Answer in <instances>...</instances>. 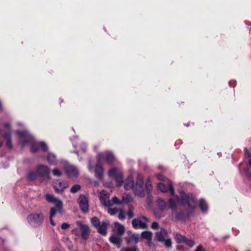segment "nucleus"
Listing matches in <instances>:
<instances>
[{"mask_svg": "<svg viewBox=\"0 0 251 251\" xmlns=\"http://www.w3.org/2000/svg\"><path fill=\"white\" fill-rule=\"evenodd\" d=\"M180 201L182 205L187 206L193 209L196 207V201L192 194L186 195L184 192L180 193V198L177 196L176 199L171 198L169 199V206L172 209L176 207V203Z\"/></svg>", "mask_w": 251, "mask_h": 251, "instance_id": "obj_1", "label": "nucleus"}, {"mask_svg": "<svg viewBox=\"0 0 251 251\" xmlns=\"http://www.w3.org/2000/svg\"><path fill=\"white\" fill-rule=\"evenodd\" d=\"M98 158V163L95 168V176L97 178L100 180L102 179L103 174L102 163L105 161L108 163H112L114 159V156L112 152L105 151L99 153Z\"/></svg>", "mask_w": 251, "mask_h": 251, "instance_id": "obj_2", "label": "nucleus"}, {"mask_svg": "<svg viewBox=\"0 0 251 251\" xmlns=\"http://www.w3.org/2000/svg\"><path fill=\"white\" fill-rule=\"evenodd\" d=\"M27 221L32 227H38L43 223L44 216L41 213H32L27 216Z\"/></svg>", "mask_w": 251, "mask_h": 251, "instance_id": "obj_3", "label": "nucleus"}, {"mask_svg": "<svg viewBox=\"0 0 251 251\" xmlns=\"http://www.w3.org/2000/svg\"><path fill=\"white\" fill-rule=\"evenodd\" d=\"M144 177L142 175L138 174L136 182L132 188L134 194L139 197L145 196V192L143 188Z\"/></svg>", "mask_w": 251, "mask_h": 251, "instance_id": "obj_4", "label": "nucleus"}, {"mask_svg": "<svg viewBox=\"0 0 251 251\" xmlns=\"http://www.w3.org/2000/svg\"><path fill=\"white\" fill-rule=\"evenodd\" d=\"M108 176L110 177H114L116 179V185L120 187L123 184V174L122 171L117 168H112L108 171Z\"/></svg>", "mask_w": 251, "mask_h": 251, "instance_id": "obj_5", "label": "nucleus"}, {"mask_svg": "<svg viewBox=\"0 0 251 251\" xmlns=\"http://www.w3.org/2000/svg\"><path fill=\"white\" fill-rule=\"evenodd\" d=\"M168 232L164 228H161L160 231L156 233L157 240L163 243L167 248H171L172 246V240L167 238Z\"/></svg>", "mask_w": 251, "mask_h": 251, "instance_id": "obj_6", "label": "nucleus"}, {"mask_svg": "<svg viewBox=\"0 0 251 251\" xmlns=\"http://www.w3.org/2000/svg\"><path fill=\"white\" fill-rule=\"evenodd\" d=\"M45 199L49 202L54 203L55 206L54 207L56 208L58 213L60 214L63 213V203L61 200L56 198L53 195L50 194H47L45 195Z\"/></svg>", "mask_w": 251, "mask_h": 251, "instance_id": "obj_7", "label": "nucleus"}, {"mask_svg": "<svg viewBox=\"0 0 251 251\" xmlns=\"http://www.w3.org/2000/svg\"><path fill=\"white\" fill-rule=\"evenodd\" d=\"M149 221V219L146 217L141 216L133 219L132 225L135 229H145L148 228L147 223Z\"/></svg>", "mask_w": 251, "mask_h": 251, "instance_id": "obj_8", "label": "nucleus"}, {"mask_svg": "<svg viewBox=\"0 0 251 251\" xmlns=\"http://www.w3.org/2000/svg\"><path fill=\"white\" fill-rule=\"evenodd\" d=\"M17 133L19 136V142L22 146L32 142L33 138L27 132L17 131Z\"/></svg>", "mask_w": 251, "mask_h": 251, "instance_id": "obj_9", "label": "nucleus"}, {"mask_svg": "<svg viewBox=\"0 0 251 251\" xmlns=\"http://www.w3.org/2000/svg\"><path fill=\"white\" fill-rule=\"evenodd\" d=\"M38 176L42 177H46L50 179V169L47 166L41 165L37 166L36 169Z\"/></svg>", "mask_w": 251, "mask_h": 251, "instance_id": "obj_10", "label": "nucleus"}, {"mask_svg": "<svg viewBox=\"0 0 251 251\" xmlns=\"http://www.w3.org/2000/svg\"><path fill=\"white\" fill-rule=\"evenodd\" d=\"M78 202L81 211L84 213H87L89 210V204L87 198L83 195H80L78 199Z\"/></svg>", "mask_w": 251, "mask_h": 251, "instance_id": "obj_11", "label": "nucleus"}, {"mask_svg": "<svg viewBox=\"0 0 251 251\" xmlns=\"http://www.w3.org/2000/svg\"><path fill=\"white\" fill-rule=\"evenodd\" d=\"M157 188L162 192H166L170 191L172 196L175 195L174 188L171 182H169L168 185H165L163 183H159L157 185Z\"/></svg>", "mask_w": 251, "mask_h": 251, "instance_id": "obj_12", "label": "nucleus"}, {"mask_svg": "<svg viewBox=\"0 0 251 251\" xmlns=\"http://www.w3.org/2000/svg\"><path fill=\"white\" fill-rule=\"evenodd\" d=\"M109 194L106 193L105 190H102L100 194V200L101 203L104 206H110L109 200Z\"/></svg>", "mask_w": 251, "mask_h": 251, "instance_id": "obj_13", "label": "nucleus"}, {"mask_svg": "<svg viewBox=\"0 0 251 251\" xmlns=\"http://www.w3.org/2000/svg\"><path fill=\"white\" fill-rule=\"evenodd\" d=\"M128 236L126 238L127 244L129 245L137 244L139 241V235L138 234L132 233L130 231L127 232Z\"/></svg>", "mask_w": 251, "mask_h": 251, "instance_id": "obj_14", "label": "nucleus"}, {"mask_svg": "<svg viewBox=\"0 0 251 251\" xmlns=\"http://www.w3.org/2000/svg\"><path fill=\"white\" fill-rule=\"evenodd\" d=\"M68 186V183L65 181H60L58 180L53 183V187L57 192H62Z\"/></svg>", "mask_w": 251, "mask_h": 251, "instance_id": "obj_15", "label": "nucleus"}, {"mask_svg": "<svg viewBox=\"0 0 251 251\" xmlns=\"http://www.w3.org/2000/svg\"><path fill=\"white\" fill-rule=\"evenodd\" d=\"M66 174L70 177H76L78 175V171L73 165H68L65 168Z\"/></svg>", "mask_w": 251, "mask_h": 251, "instance_id": "obj_16", "label": "nucleus"}, {"mask_svg": "<svg viewBox=\"0 0 251 251\" xmlns=\"http://www.w3.org/2000/svg\"><path fill=\"white\" fill-rule=\"evenodd\" d=\"M76 224L81 229L82 238L84 239H86L88 237L89 227L86 225L79 222H77Z\"/></svg>", "mask_w": 251, "mask_h": 251, "instance_id": "obj_17", "label": "nucleus"}, {"mask_svg": "<svg viewBox=\"0 0 251 251\" xmlns=\"http://www.w3.org/2000/svg\"><path fill=\"white\" fill-rule=\"evenodd\" d=\"M109 225V222L107 221H103L97 227L99 233L102 235H105L107 233V227Z\"/></svg>", "mask_w": 251, "mask_h": 251, "instance_id": "obj_18", "label": "nucleus"}, {"mask_svg": "<svg viewBox=\"0 0 251 251\" xmlns=\"http://www.w3.org/2000/svg\"><path fill=\"white\" fill-rule=\"evenodd\" d=\"M109 240L111 243L115 245L118 248H120L121 247V236L116 234H113L111 236Z\"/></svg>", "mask_w": 251, "mask_h": 251, "instance_id": "obj_19", "label": "nucleus"}, {"mask_svg": "<svg viewBox=\"0 0 251 251\" xmlns=\"http://www.w3.org/2000/svg\"><path fill=\"white\" fill-rule=\"evenodd\" d=\"M134 185L133 177L131 175L129 176L124 182V188L128 190L132 189Z\"/></svg>", "mask_w": 251, "mask_h": 251, "instance_id": "obj_20", "label": "nucleus"}, {"mask_svg": "<svg viewBox=\"0 0 251 251\" xmlns=\"http://www.w3.org/2000/svg\"><path fill=\"white\" fill-rule=\"evenodd\" d=\"M114 230L116 232V234L122 236L125 231V228L124 226L120 224L118 222H116L114 223Z\"/></svg>", "mask_w": 251, "mask_h": 251, "instance_id": "obj_21", "label": "nucleus"}, {"mask_svg": "<svg viewBox=\"0 0 251 251\" xmlns=\"http://www.w3.org/2000/svg\"><path fill=\"white\" fill-rule=\"evenodd\" d=\"M188 208H189V213H188V216H186L183 211H180L176 214V218L179 220H184L185 219H186L188 217H189L192 211L193 210L194 208L192 209L188 206Z\"/></svg>", "mask_w": 251, "mask_h": 251, "instance_id": "obj_22", "label": "nucleus"}, {"mask_svg": "<svg viewBox=\"0 0 251 251\" xmlns=\"http://www.w3.org/2000/svg\"><path fill=\"white\" fill-rule=\"evenodd\" d=\"M47 160L50 165H55L57 163V159L55 155L53 153H49L47 156Z\"/></svg>", "mask_w": 251, "mask_h": 251, "instance_id": "obj_23", "label": "nucleus"}, {"mask_svg": "<svg viewBox=\"0 0 251 251\" xmlns=\"http://www.w3.org/2000/svg\"><path fill=\"white\" fill-rule=\"evenodd\" d=\"M57 212L58 211L56 209V208L51 207L50 208V224L53 226L55 225V223L53 222L52 219Z\"/></svg>", "mask_w": 251, "mask_h": 251, "instance_id": "obj_24", "label": "nucleus"}, {"mask_svg": "<svg viewBox=\"0 0 251 251\" xmlns=\"http://www.w3.org/2000/svg\"><path fill=\"white\" fill-rule=\"evenodd\" d=\"M141 236L142 238L147 239L149 241V245H150L151 243V240L152 238V233L151 231H143L142 234Z\"/></svg>", "mask_w": 251, "mask_h": 251, "instance_id": "obj_25", "label": "nucleus"}, {"mask_svg": "<svg viewBox=\"0 0 251 251\" xmlns=\"http://www.w3.org/2000/svg\"><path fill=\"white\" fill-rule=\"evenodd\" d=\"M3 138L6 140V146L8 148L11 149L12 147V145L11 141L10 133H9L4 134Z\"/></svg>", "mask_w": 251, "mask_h": 251, "instance_id": "obj_26", "label": "nucleus"}, {"mask_svg": "<svg viewBox=\"0 0 251 251\" xmlns=\"http://www.w3.org/2000/svg\"><path fill=\"white\" fill-rule=\"evenodd\" d=\"M132 197L131 195L128 194H124L123 195L122 199L121 201H122V204L124 203H127L130 202L132 201Z\"/></svg>", "mask_w": 251, "mask_h": 251, "instance_id": "obj_27", "label": "nucleus"}, {"mask_svg": "<svg viewBox=\"0 0 251 251\" xmlns=\"http://www.w3.org/2000/svg\"><path fill=\"white\" fill-rule=\"evenodd\" d=\"M175 238L177 243H184L186 238L179 233H176L175 235Z\"/></svg>", "mask_w": 251, "mask_h": 251, "instance_id": "obj_28", "label": "nucleus"}, {"mask_svg": "<svg viewBox=\"0 0 251 251\" xmlns=\"http://www.w3.org/2000/svg\"><path fill=\"white\" fill-rule=\"evenodd\" d=\"M199 207L202 212L206 211L208 209V205L205 201L200 200L199 201Z\"/></svg>", "mask_w": 251, "mask_h": 251, "instance_id": "obj_29", "label": "nucleus"}, {"mask_svg": "<svg viewBox=\"0 0 251 251\" xmlns=\"http://www.w3.org/2000/svg\"><path fill=\"white\" fill-rule=\"evenodd\" d=\"M38 176L37 171L33 172L31 171L29 172V173L27 175V178L29 180L32 181L34 180Z\"/></svg>", "mask_w": 251, "mask_h": 251, "instance_id": "obj_30", "label": "nucleus"}, {"mask_svg": "<svg viewBox=\"0 0 251 251\" xmlns=\"http://www.w3.org/2000/svg\"><path fill=\"white\" fill-rule=\"evenodd\" d=\"M157 205L160 209L163 210L166 208V202L161 199H158L157 201Z\"/></svg>", "mask_w": 251, "mask_h": 251, "instance_id": "obj_31", "label": "nucleus"}, {"mask_svg": "<svg viewBox=\"0 0 251 251\" xmlns=\"http://www.w3.org/2000/svg\"><path fill=\"white\" fill-rule=\"evenodd\" d=\"M110 206L113 205L114 204H122V201L120 200L117 197L114 196L112 198L111 200H110Z\"/></svg>", "mask_w": 251, "mask_h": 251, "instance_id": "obj_32", "label": "nucleus"}, {"mask_svg": "<svg viewBox=\"0 0 251 251\" xmlns=\"http://www.w3.org/2000/svg\"><path fill=\"white\" fill-rule=\"evenodd\" d=\"M91 223L94 226L96 227H98V226L101 223L99 219L96 217H94L91 219Z\"/></svg>", "mask_w": 251, "mask_h": 251, "instance_id": "obj_33", "label": "nucleus"}, {"mask_svg": "<svg viewBox=\"0 0 251 251\" xmlns=\"http://www.w3.org/2000/svg\"><path fill=\"white\" fill-rule=\"evenodd\" d=\"M119 212L118 214V218L121 220H123L126 218V212L125 211L122 209H119Z\"/></svg>", "mask_w": 251, "mask_h": 251, "instance_id": "obj_34", "label": "nucleus"}, {"mask_svg": "<svg viewBox=\"0 0 251 251\" xmlns=\"http://www.w3.org/2000/svg\"><path fill=\"white\" fill-rule=\"evenodd\" d=\"M38 146H39L38 143H32L31 146V151L32 152H36L38 151Z\"/></svg>", "mask_w": 251, "mask_h": 251, "instance_id": "obj_35", "label": "nucleus"}, {"mask_svg": "<svg viewBox=\"0 0 251 251\" xmlns=\"http://www.w3.org/2000/svg\"><path fill=\"white\" fill-rule=\"evenodd\" d=\"M184 243L190 248L193 247L195 245V242L194 240L187 238H186Z\"/></svg>", "mask_w": 251, "mask_h": 251, "instance_id": "obj_36", "label": "nucleus"}, {"mask_svg": "<svg viewBox=\"0 0 251 251\" xmlns=\"http://www.w3.org/2000/svg\"><path fill=\"white\" fill-rule=\"evenodd\" d=\"M152 188L150 180V179H148L146 183V189L149 194H150Z\"/></svg>", "mask_w": 251, "mask_h": 251, "instance_id": "obj_37", "label": "nucleus"}, {"mask_svg": "<svg viewBox=\"0 0 251 251\" xmlns=\"http://www.w3.org/2000/svg\"><path fill=\"white\" fill-rule=\"evenodd\" d=\"M107 211L110 215H114L119 211V209L118 208H108Z\"/></svg>", "mask_w": 251, "mask_h": 251, "instance_id": "obj_38", "label": "nucleus"}, {"mask_svg": "<svg viewBox=\"0 0 251 251\" xmlns=\"http://www.w3.org/2000/svg\"><path fill=\"white\" fill-rule=\"evenodd\" d=\"M80 189V185L78 184L74 185L70 190V191L72 193H75L77 192Z\"/></svg>", "mask_w": 251, "mask_h": 251, "instance_id": "obj_39", "label": "nucleus"}, {"mask_svg": "<svg viewBox=\"0 0 251 251\" xmlns=\"http://www.w3.org/2000/svg\"><path fill=\"white\" fill-rule=\"evenodd\" d=\"M38 144L41 149L44 151H47L48 149L47 144L44 142H40Z\"/></svg>", "mask_w": 251, "mask_h": 251, "instance_id": "obj_40", "label": "nucleus"}, {"mask_svg": "<svg viewBox=\"0 0 251 251\" xmlns=\"http://www.w3.org/2000/svg\"><path fill=\"white\" fill-rule=\"evenodd\" d=\"M53 175L56 176H60L62 175L61 172L58 169H54L52 171Z\"/></svg>", "mask_w": 251, "mask_h": 251, "instance_id": "obj_41", "label": "nucleus"}, {"mask_svg": "<svg viewBox=\"0 0 251 251\" xmlns=\"http://www.w3.org/2000/svg\"><path fill=\"white\" fill-rule=\"evenodd\" d=\"M244 171L245 172L246 175L249 177V178L251 179V169L249 167H247L245 169Z\"/></svg>", "mask_w": 251, "mask_h": 251, "instance_id": "obj_42", "label": "nucleus"}, {"mask_svg": "<svg viewBox=\"0 0 251 251\" xmlns=\"http://www.w3.org/2000/svg\"><path fill=\"white\" fill-rule=\"evenodd\" d=\"M121 251H137V248L135 247L132 248H126L122 249Z\"/></svg>", "mask_w": 251, "mask_h": 251, "instance_id": "obj_43", "label": "nucleus"}, {"mask_svg": "<svg viewBox=\"0 0 251 251\" xmlns=\"http://www.w3.org/2000/svg\"><path fill=\"white\" fill-rule=\"evenodd\" d=\"M151 228L153 229H157L159 227V224L156 222H154L152 223Z\"/></svg>", "mask_w": 251, "mask_h": 251, "instance_id": "obj_44", "label": "nucleus"}, {"mask_svg": "<svg viewBox=\"0 0 251 251\" xmlns=\"http://www.w3.org/2000/svg\"><path fill=\"white\" fill-rule=\"evenodd\" d=\"M127 215L129 218H132L134 216V213L132 209H129L127 212Z\"/></svg>", "mask_w": 251, "mask_h": 251, "instance_id": "obj_45", "label": "nucleus"}, {"mask_svg": "<svg viewBox=\"0 0 251 251\" xmlns=\"http://www.w3.org/2000/svg\"><path fill=\"white\" fill-rule=\"evenodd\" d=\"M70 226V225L66 223H64L61 225V227L62 229H66L68 228H69Z\"/></svg>", "mask_w": 251, "mask_h": 251, "instance_id": "obj_46", "label": "nucleus"}, {"mask_svg": "<svg viewBox=\"0 0 251 251\" xmlns=\"http://www.w3.org/2000/svg\"><path fill=\"white\" fill-rule=\"evenodd\" d=\"M176 249L179 251H185V248L182 245L176 246Z\"/></svg>", "mask_w": 251, "mask_h": 251, "instance_id": "obj_47", "label": "nucleus"}, {"mask_svg": "<svg viewBox=\"0 0 251 251\" xmlns=\"http://www.w3.org/2000/svg\"><path fill=\"white\" fill-rule=\"evenodd\" d=\"M195 251H205V249L203 248L202 245L198 246Z\"/></svg>", "mask_w": 251, "mask_h": 251, "instance_id": "obj_48", "label": "nucleus"}, {"mask_svg": "<svg viewBox=\"0 0 251 251\" xmlns=\"http://www.w3.org/2000/svg\"><path fill=\"white\" fill-rule=\"evenodd\" d=\"M81 149L83 152H85L86 151V146L85 144L83 143L81 145Z\"/></svg>", "mask_w": 251, "mask_h": 251, "instance_id": "obj_49", "label": "nucleus"}, {"mask_svg": "<svg viewBox=\"0 0 251 251\" xmlns=\"http://www.w3.org/2000/svg\"><path fill=\"white\" fill-rule=\"evenodd\" d=\"M245 156H246V157H249L251 156V153H249L248 152V150L246 148H245Z\"/></svg>", "mask_w": 251, "mask_h": 251, "instance_id": "obj_50", "label": "nucleus"}, {"mask_svg": "<svg viewBox=\"0 0 251 251\" xmlns=\"http://www.w3.org/2000/svg\"><path fill=\"white\" fill-rule=\"evenodd\" d=\"M157 177L159 180H163L164 179V176L161 175H157Z\"/></svg>", "mask_w": 251, "mask_h": 251, "instance_id": "obj_51", "label": "nucleus"}, {"mask_svg": "<svg viewBox=\"0 0 251 251\" xmlns=\"http://www.w3.org/2000/svg\"><path fill=\"white\" fill-rule=\"evenodd\" d=\"M4 126L6 127H7V128H9L10 127V125L9 124H5L4 125Z\"/></svg>", "mask_w": 251, "mask_h": 251, "instance_id": "obj_52", "label": "nucleus"}, {"mask_svg": "<svg viewBox=\"0 0 251 251\" xmlns=\"http://www.w3.org/2000/svg\"><path fill=\"white\" fill-rule=\"evenodd\" d=\"M89 170L90 171H92V167L90 166V164L89 165Z\"/></svg>", "mask_w": 251, "mask_h": 251, "instance_id": "obj_53", "label": "nucleus"}, {"mask_svg": "<svg viewBox=\"0 0 251 251\" xmlns=\"http://www.w3.org/2000/svg\"><path fill=\"white\" fill-rule=\"evenodd\" d=\"M53 251H62L61 250L58 249H55Z\"/></svg>", "mask_w": 251, "mask_h": 251, "instance_id": "obj_54", "label": "nucleus"}, {"mask_svg": "<svg viewBox=\"0 0 251 251\" xmlns=\"http://www.w3.org/2000/svg\"><path fill=\"white\" fill-rule=\"evenodd\" d=\"M248 163L251 166V159H249Z\"/></svg>", "mask_w": 251, "mask_h": 251, "instance_id": "obj_55", "label": "nucleus"}, {"mask_svg": "<svg viewBox=\"0 0 251 251\" xmlns=\"http://www.w3.org/2000/svg\"><path fill=\"white\" fill-rule=\"evenodd\" d=\"M2 144H3V142L1 141H0V147L2 146Z\"/></svg>", "mask_w": 251, "mask_h": 251, "instance_id": "obj_56", "label": "nucleus"}, {"mask_svg": "<svg viewBox=\"0 0 251 251\" xmlns=\"http://www.w3.org/2000/svg\"><path fill=\"white\" fill-rule=\"evenodd\" d=\"M73 144L74 147L76 146V145L74 142H73Z\"/></svg>", "mask_w": 251, "mask_h": 251, "instance_id": "obj_57", "label": "nucleus"}, {"mask_svg": "<svg viewBox=\"0 0 251 251\" xmlns=\"http://www.w3.org/2000/svg\"><path fill=\"white\" fill-rule=\"evenodd\" d=\"M218 155H219V156H221V153H218Z\"/></svg>", "mask_w": 251, "mask_h": 251, "instance_id": "obj_58", "label": "nucleus"}, {"mask_svg": "<svg viewBox=\"0 0 251 251\" xmlns=\"http://www.w3.org/2000/svg\"><path fill=\"white\" fill-rule=\"evenodd\" d=\"M78 151H75V153H76V154H78Z\"/></svg>", "mask_w": 251, "mask_h": 251, "instance_id": "obj_59", "label": "nucleus"}]
</instances>
